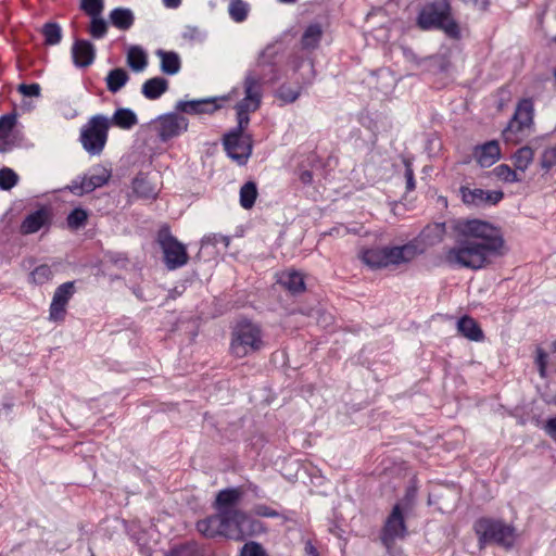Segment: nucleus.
Masks as SVG:
<instances>
[{"mask_svg": "<svg viewBox=\"0 0 556 556\" xmlns=\"http://www.w3.org/2000/svg\"><path fill=\"white\" fill-rule=\"evenodd\" d=\"M454 229L462 239L445 253L444 260L451 266L481 269L507 251L501 230L488 222L459 219Z\"/></svg>", "mask_w": 556, "mask_h": 556, "instance_id": "nucleus-1", "label": "nucleus"}, {"mask_svg": "<svg viewBox=\"0 0 556 556\" xmlns=\"http://www.w3.org/2000/svg\"><path fill=\"white\" fill-rule=\"evenodd\" d=\"M473 531L478 538L479 549L489 544H495L505 549L514 546L517 540V529L502 519L481 517L473 523Z\"/></svg>", "mask_w": 556, "mask_h": 556, "instance_id": "nucleus-2", "label": "nucleus"}, {"mask_svg": "<svg viewBox=\"0 0 556 556\" xmlns=\"http://www.w3.org/2000/svg\"><path fill=\"white\" fill-rule=\"evenodd\" d=\"M422 252L424 248H419L415 242H409L401 247L366 249L362 251L361 258L371 268H381L408 263Z\"/></svg>", "mask_w": 556, "mask_h": 556, "instance_id": "nucleus-3", "label": "nucleus"}, {"mask_svg": "<svg viewBox=\"0 0 556 556\" xmlns=\"http://www.w3.org/2000/svg\"><path fill=\"white\" fill-rule=\"evenodd\" d=\"M239 504L224 507L225 538L233 541H243L265 531L263 522L253 518L247 511L238 508Z\"/></svg>", "mask_w": 556, "mask_h": 556, "instance_id": "nucleus-4", "label": "nucleus"}, {"mask_svg": "<svg viewBox=\"0 0 556 556\" xmlns=\"http://www.w3.org/2000/svg\"><path fill=\"white\" fill-rule=\"evenodd\" d=\"M243 497V491L240 488H229L219 491L215 498L216 514L199 520L197 530L206 538H225L224 507L231 504H239Z\"/></svg>", "mask_w": 556, "mask_h": 556, "instance_id": "nucleus-5", "label": "nucleus"}, {"mask_svg": "<svg viewBox=\"0 0 556 556\" xmlns=\"http://www.w3.org/2000/svg\"><path fill=\"white\" fill-rule=\"evenodd\" d=\"M264 346V333L260 325L250 320L237 323L230 340V352L233 356L242 358L261 351Z\"/></svg>", "mask_w": 556, "mask_h": 556, "instance_id": "nucleus-6", "label": "nucleus"}, {"mask_svg": "<svg viewBox=\"0 0 556 556\" xmlns=\"http://www.w3.org/2000/svg\"><path fill=\"white\" fill-rule=\"evenodd\" d=\"M417 25L424 30L442 29L451 37H457L459 28L451 17V5L447 0H435L425 5L418 15Z\"/></svg>", "mask_w": 556, "mask_h": 556, "instance_id": "nucleus-7", "label": "nucleus"}, {"mask_svg": "<svg viewBox=\"0 0 556 556\" xmlns=\"http://www.w3.org/2000/svg\"><path fill=\"white\" fill-rule=\"evenodd\" d=\"M111 121L103 114L91 116L81 127L79 141L84 150L90 155H100L109 137Z\"/></svg>", "mask_w": 556, "mask_h": 556, "instance_id": "nucleus-8", "label": "nucleus"}, {"mask_svg": "<svg viewBox=\"0 0 556 556\" xmlns=\"http://www.w3.org/2000/svg\"><path fill=\"white\" fill-rule=\"evenodd\" d=\"M533 102L530 99L519 101L513 118L503 130L506 141L518 142L530 135L533 126Z\"/></svg>", "mask_w": 556, "mask_h": 556, "instance_id": "nucleus-9", "label": "nucleus"}, {"mask_svg": "<svg viewBox=\"0 0 556 556\" xmlns=\"http://www.w3.org/2000/svg\"><path fill=\"white\" fill-rule=\"evenodd\" d=\"M156 241L163 252L164 264L167 269L174 270L188 263L189 256L186 245L172 235L168 227L164 226L159 230Z\"/></svg>", "mask_w": 556, "mask_h": 556, "instance_id": "nucleus-10", "label": "nucleus"}, {"mask_svg": "<svg viewBox=\"0 0 556 556\" xmlns=\"http://www.w3.org/2000/svg\"><path fill=\"white\" fill-rule=\"evenodd\" d=\"M263 75L256 70H250L244 78V98L236 105L237 113L249 114L256 111L261 104Z\"/></svg>", "mask_w": 556, "mask_h": 556, "instance_id": "nucleus-11", "label": "nucleus"}, {"mask_svg": "<svg viewBox=\"0 0 556 556\" xmlns=\"http://www.w3.org/2000/svg\"><path fill=\"white\" fill-rule=\"evenodd\" d=\"M112 176L110 169L102 165L93 166L90 174L72 180L67 189L75 195L90 193L94 189L106 185Z\"/></svg>", "mask_w": 556, "mask_h": 556, "instance_id": "nucleus-12", "label": "nucleus"}, {"mask_svg": "<svg viewBox=\"0 0 556 556\" xmlns=\"http://www.w3.org/2000/svg\"><path fill=\"white\" fill-rule=\"evenodd\" d=\"M151 126L161 141L165 142L185 132L188 129V121L176 113H168L157 117Z\"/></svg>", "mask_w": 556, "mask_h": 556, "instance_id": "nucleus-13", "label": "nucleus"}, {"mask_svg": "<svg viewBox=\"0 0 556 556\" xmlns=\"http://www.w3.org/2000/svg\"><path fill=\"white\" fill-rule=\"evenodd\" d=\"M224 148L233 161L243 165L252 153V144L249 136L227 134L223 140Z\"/></svg>", "mask_w": 556, "mask_h": 556, "instance_id": "nucleus-14", "label": "nucleus"}, {"mask_svg": "<svg viewBox=\"0 0 556 556\" xmlns=\"http://www.w3.org/2000/svg\"><path fill=\"white\" fill-rule=\"evenodd\" d=\"M459 193L466 205L475 207L494 205L504 197L502 191H489L480 188H470L468 186H462Z\"/></svg>", "mask_w": 556, "mask_h": 556, "instance_id": "nucleus-15", "label": "nucleus"}, {"mask_svg": "<svg viewBox=\"0 0 556 556\" xmlns=\"http://www.w3.org/2000/svg\"><path fill=\"white\" fill-rule=\"evenodd\" d=\"M75 286L73 281H67L59 286L53 294L49 309V319L52 321H62L66 314V306L74 295Z\"/></svg>", "mask_w": 556, "mask_h": 556, "instance_id": "nucleus-16", "label": "nucleus"}, {"mask_svg": "<svg viewBox=\"0 0 556 556\" xmlns=\"http://www.w3.org/2000/svg\"><path fill=\"white\" fill-rule=\"evenodd\" d=\"M405 534L406 526L404 517L400 505L396 504L384 523L381 540L383 544L390 548L396 539H403Z\"/></svg>", "mask_w": 556, "mask_h": 556, "instance_id": "nucleus-17", "label": "nucleus"}, {"mask_svg": "<svg viewBox=\"0 0 556 556\" xmlns=\"http://www.w3.org/2000/svg\"><path fill=\"white\" fill-rule=\"evenodd\" d=\"M473 157L481 167H490L501 157V148L496 140L488 141L477 146L473 150Z\"/></svg>", "mask_w": 556, "mask_h": 556, "instance_id": "nucleus-18", "label": "nucleus"}, {"mask_svg": "<svg viewBox=\"0 0 556 556\" xmlns=\"http://www.w3.org/2000/svg\"><path fill=\"white\" fill-rule=\"evenodd\" d=\"M219 106L215 103L214 98L191 100V101H179L176 105L178 111L188 114H212Z\"/></svg>", "mask_w": 556, "mask_h": 556, "instance_id": "nucleus-19", "label": "nucleus"}, {"mask_svg": "<svg viewBox=\"0 0 556 556\" xmlns=\"http://www.w3.org/2000/svg\"><path fill=\"white\" fill-rule=\"evenodd\" d=\"M72 54L76 66H89L96 56L94 46L87 40H76L72 47Z\"/></svg>", "mask_w": 556, "mask_h": 556, "instance_id": "nucleus-20", "label": "nucleus"}, {"mask_svg": "<svg viewBox=\"0 0 556 556\" xmlns=\"http://www.w3.org/2000/svg\"><path fill=\"white\" fill-rule=\"evenodd\" d=\"M50 214L49 210L46 207H41L30 214H28L22 225L21 232L24 235H30L37 232L40 228H42L49 220Z\"/></svg>", "mask_w": 556, "mask_h": 556, "instance_id": "nucleus-21", "label": "nucleus"}, {"mask_svg": "<svg viewBox=\"0 0 556 556\" xmlns=\"http://www.w3.org/2000/svg\"><path fill=\"white\" fill-rule=\"evenodd\" d=\"M155 55L160 59V68L166 75H175L180 71L181 60L177 52L159 49Z\"/></svg>", "mask_w": 556, "mask_h": 556, "instance_id": "nucleus-22", "label": "nucleus"}, {"mask_svg": "<svg viewBox=\"0 0 556 556\" xmlns=\"http://www.w3.org/2000/svg\"><path fill=\"white\" fill-rule=\"evenodd\" d=\"M168 89V80L164 77H152L142 85V94L149 100H156Z\"/></svg>", "mask_w": 556, "mask_h": 556, "instance_id": "nucleus-23", "label": "nucleus"}, {"mask_svg": "<svg viewBox=\"0 0 556 556\" xmlns=\"http://www.w3.org/2000/svg\"><path fill=\"white\" fill-rule=\"evenodd\" d=\"M445 232L446 229L444 223H434L425 227L419 238L425 245L431 247L442 242L445 237Z\"/></svg>", "mask_w": 556, "mask_h": 556, "instance_id": "nucleus-24", "label": "nucleus"}, {"mask_svg": "<svg viewBox=\"0 0 556 556\" xmlns=\"http://www.w3.org/2000/svg\"><path fill=\"white\" fill-rule=\"evenodd\" d=\"M457 330L462 336L471 341H481L483 339V332L478 323L469 316H464L457 321Z\"/></svg>", "mask_w": 556, "mask_h": 556, "instance_id": "nucleus-25", "label": "nucleus"}, {"mask_svg": "<svg viewBox=\"0 0 556 556\" xmlns=\"http://www.w3.org/2000/svg\"><path fill=\"white\" fill-rule=\"evenodd\" d=\"M279 281L291 293H300L305 290L304 277L299 271H285L280 275Z\"/></svg>", "mask_w": 556, "mask_h": 556, "instance_id": "nucleus-26", "label": "nucleus"}, {"mask_svg": "<svg viewBox=\"0 0 556 556\" xmlns=\"http://www.w3.org/2000/svg\"><path fill=\"white\" fill-rule=\"evenodd\" d=\"M135 17L129 9L116 8L110 13V22L121 30L129 29L134 24Z\"/></svg>", "mask_w": 556, "mask_h": 556, "instance_id": "nucleus-27", "label": "nucleus"}, {"mask_svg": "<svg viewBox=\"0 0 556 556\" xmlns=\"http://www.w3.org/2000/svg\"><path fill=\"white\" fill-rule=\"evenodd\" d=\"M128 80L129 75L124 68H114L108 73L105 78L106 88L110 92L116 93L127 84Z\"/></svg>", "mask_w": 556, "mask_h": 556, "instance_id": "nucleus-28", "label": "nucleus"}, {"mask_svg": "<svg viewBox=\"0 0 556 556\" xmlns=\"http://www.w3.org/2000/svg\"><path fill=\"white\" fill-rule=\"evenodd\" d=\"M323 36V27L320 24L315 23L306 27L303 33L301 43L303 49H316Z\"/></svg>", "mask_w": 556, "mask_h": 556, "instance_id": "nucleus-29", "label": "nucleus"}, {"mask_svg": "<svg viewBox=\"0 0 556 556\" xmlns=\"http://www.w3.org/2000/svg\"><path fill=\"white\" fill-rule=\"evenodd\" d=\"M111 125L123 129H130L138 122L136 114L129 109H118L110 118Z\"/></svg>", "mask_w": 556, "mask_h": 556, "instance_id": "nucleus-30", "label": "nucleus"}, {"mask_svg": "<svg viewBox=\"0 0 556 556\" xmlns=\"http://www.w3.org/2000/svg\"><path fill=\"white\" fill-rule=\"evenodd\" d=\"M534 152L529 147H522L513 155V163L518 173H525L532 163Z\"/></svg>", "mask_w": 556, "mask_h": 556, "instance_id": "nucleus-31", "label": "nucleus"}, {"mask_svg": "<svg viewBox=\"0 0 556 556\" xmlns=\"http://www.w3.org/2000/svg\"><path fill=\"white\" fill-rule=\"evenodd\" d=\"M127 64L135 72H142L147 65V54L140 47H131L127 53Z\"/></svg>", "mask_w": 556, "mask_h": 556, "instance_id": "nucleus-32", "label": "nucleus"}, {"mask_svg": "<svg viewBox=\"0 0 556 556\" xmlns=\"http://www.w3.org/2000/svg\"><path fill=\"white\" fill-rule=\"evenodd\" d=\"M257 197V188L255 182L248 181L240 189V204L243 208L253 207Z\"/></svg>", "mask_w": 556, "mask_h": 556, "instance_id": "nucleus-33", "label": "nucleus"}, {"mask_svg": "<svg viewBox=\"0 0 556 556\" xmlns=\"http://www.w3.org/2000/svg\"><path fill=\"white\" fill-rule=\"evenodd\" d=\"M493 175L504 182H519L522 176L506 164H501L493 169Z\"/></svg>", "mask_w": 556, "mask_h": 556, "instance_id": "nucleus-34", "label": "nucleus"}, {"mask_svg": "<svg viewBox=\"0 0 556 556\" xmlns=\"http://www.w3.org/2000/svg\"><path fill=\"white\" fill-rule=\"evenodd\" d=\"M42 35L46 45L54 46L62 39V29L56 23H47L42 27Z\"/></svg>", "mask_w": 556, "mask_h": 556, "instance_id": "nucleus-35", "label": "nucleus"}, {"mask_svg": "<svg viewBox=\"0 0 556 556\" xmlns=\"http://www.w3.org/2000/svg\"><path fill=\"white\" fill-rule=\"evenodd\" d=\"M87 219H88L87 211H85L84 208H80V207L73 210L66 218L68 227L73 230H77V229L84 227L87 223Z\"/></svg>", "mask_w": 556, "mask_h": 556, "instance_id": "nucleus-36", "label": "nucleus"}, {"mask_svg": "<svg viewBox=\"0 0 556 556\" xmlns=\"http://www.w3.org/2000/svg\"><path fill=\"white\" fill-rule=\"evenodd\" d=\"M18 182V175L9 167L0 169V189L11 190Z\"/></svg>", "mask_w": 556, "mask_h": 556, "instance_id": "nucleus-37", "label": "nucleus"}, {"mask_svg": "<svg viewBox=\"0 0 556 556\" xmlns=\"http://www.w3.org/2000/svg\"><path fill=\"white\" fill-rule=\"evenodd\" d=\"M30 278L34 283H46L52 278V270L48 265H40L31 271Z\"/></svg>", "mask_w": 556, "mask_h": 556, "instance_id": "nucleus-38", "label": "nucleus"}, {"mask_svg": "<svg viewBox=\"0 0 556 556\" xmlns=\"http://www.w3.org/2000/svg\"><path fill=\"white\" fill-rule=\"evenodd\" d=\"M229 14L236 22H242L247 18V4L242 0H233L229 5Z\"/></svg>", "mask_w": 556, "mask_h": 556, "instance_id": "nucleus-39", "label": "nucleus"}, {"mask_svg": "<svg viewBox=\"0 0 556 556\" xmlns=\"http://www.w3.org/2000/svg\"><path fill=\"white\" fill-rule=\"evenodd\" d=\"M80 8L91 17L100 16L104 4L103 0H81Z\"/></svg>", "mask_w": 556, "mask_h": 556, "instance_id": "nucleus-40", "label": "nucleus"}, {"mask_svg": "<svg viewBox=\"0 0 556 556\" xmlns=\"http://www.w3.org/2000/svg\"><path fill=\"white\" fill-rule=\"evenodd\" d=\"M556 165V147L546 148L541 155L540 166L545 172H548Z\"/></svg>", "mask_w": 556, "mask_h": 556, "instance_id": "nucleus-41", "label": "nucleus"}, {"mask_svg": "<svg viewBox=\"0 0 556 556\" xmlns=\"http://www.w3.org/2000/svg\"><path fill=\"white\" fill-rule=\"evenodd\" d=\"M276 52L273 47H266L258 55L256 60V67L264 68L266 66L273 67Z\"/></svg>", "mask_w": 556, "mask_h": 556, "instance_id": "nucleus-42", "label": "nucleus"}, {"mask_svg": "<svg viewBox=\"0 0 556 556\" xmlns=\"http://www.w3.org/2000/svg\"><path fill=\"white\" fill-rule=\"evenodd\" d=\"M91 18H92L91 25L89 28L91 36L96 39H100V38L104 37V35L106 34V30H108L106 22L103 18H101L100 16H94Z\"/></svg>", "mask_w": 556, "mask_h": 556, "instance_id": "nucleus-43", "label": "nucleus"}, {"mask_svg": "<svg viewBox=\"0 0 556 556\" xmlns=\"http://www.w3.org/2000/svg\"><path fill=\"white\" fill-rule=\"evenodd\" d=\"M301 90L300 88L294 89L290 86L282 85L278 89V97L286 103H292L298 100L300 97Z\"/></svg>", "mask_w": 556, "mask_h": 556, "instance_id": "nucleus-44", "label": "nucleus"}, {"mask_svg": "<svg viewBox=\"0 0 556 556\" xmlns=\"http://www.w3.org/2000/svg\"><path fill=\"white\" fill-rule=\"evenodd\" d=\"M240 556H268L263 546L254 541L245 543L242 548Z\"/></svg>", "mask_w": 556, "mask_h": 556, "instance_id": "nucleus-45", "label": "nucleus"}, {"mask_svg": "<svg viewBox=\"0 0 556 556\" xmlns=\"http://www.w3.org/2000/svg\"><path fill=\"white\" fill-rule=\"evenodd\" d=\"M547 363H548L547 353L543 349L538 348L536 356H535V365L538 367L541 378H546V376H547Z\"/></svg>", "mask_w": 556, "mask_h": 556, "instance_id": "nucleus-46", "label": "nucleus"}, {"mask_svg": "<svg viewBox=\"0 0 556 556\" xmlns=\"http://www.w3.org/2000/svg\"><path fill=\"white\" fill-rule=\"evenodd\" d=\"M181 36L185 40H188L191 42H199V41L203 40L204 33L197 26L187 25L184 28Z\"/></svg>", "mask_w": 556, "mask_h": 556, "instance_id": "nucleus-47", "label": "nucleus"}, {"mask_svg": "<svg viewBox=\"0 0 556 556\" xmlns=\"http://www.w3.org/2000/svg\"><path fill=\"white\" fill-rule=\"evenodd\" d=\"M16 118L13 114H7L0 117V137L5 138L15 126Z\"/></svg>", "mask_w": 556, "mask_h": 556, "instance_id": "nucleus-48", "label": "nucleus"}, {"mask_svg": "<svg viewBox=\"0 0 556 556\" xmlns=\"http://www.w3.org/2000/svg\"><path fill=\"white\" fill-rule=\"evenodd\" d=\"M219 243H222L224 248L227 249L229 245V238L218 233H211L205 236L201 241L202 248L206 245H217Z\"/></svg>", "mask_w": 556, "mask_h": 556, "instance_id": "nucleus-49", "label": "nucleus"}, {"mask_svg": "<svg viewBox=\"0 0 556 556\" xmlns=\"http://www.w3.org/2000/svg\"><path fill=\"white\" fill-rule=\"evenodd\" d=\"M253 514L256 516H260V517H268V518H275V517L280 516V514L277 510L270 508L269 506H267L265 504H256L253 507Z\"/></svg>", "mask_w": 556, "mask_h": 556, "instance_id": "nucleus-50", "label": "nucleus"}, {"mask_svg": "<svg viewBox=\"0 0 556 556\" xmlns=\"http://www.w3.org/2000/svg\"><path fill=\"white\" fill-rule=\"evenodd\" d=\"M17 90L25 97H39L41 88L39 84H21Z\"/></svg>", "mask_w": 556, "mask_h": 556, "instance_id": "nucleus-51", "label": "nucleus"}, {"mask_svg": "<svg viewBox=\"0 0 556 556\" xmlns=\"http://www.w3.org/2000/svg\"><path fill=\"white\" fill-rule=\"evenodd\" d=\"M238 118V126L229 131L228 134H237V135H244L243 131L248 127L250 118L249 114L245 113H237Z\"/></svg>", "mask_w": 556, "mask_h": 556, "instance_id": "nucleus-52", "label": "nucleus"}, {"mask_svg": "<svg viewBox=\"0 0 556 556\" xmlns=\"http://www.w3.org/2000/svg\"><path fill=\"white\" fill-rule=\"evenodd\" d=\"M405 178H406V189L407 191H412L415 189V179L414 172L409 162H405Z\"/></svg>", "mask_w": 556, "mask_h": 556, "instance_id": "nucleus-53", "label": "nucleus"}, {"mask_svg": "<svg viewBox=\"0 0 556 556\" xmlns=\"http://www.w3.org/2000/svg\"><path fill=\"white\" fill-rule=\"evenodd\" d=\"M543 429L556 442V417L547 419Z\"/></svg>", "mask_w": 556, "mask_h": 556, "instance_id": "nucleus-54", "label": "nucleus"}, {"mask_svg": "<svg viewBox=\"0 0 556 556\" xmlns=\"http://www.w3.org/2000/svg\"><path fill=\"white\" fill-rule=\"evenodd\" d=\"M357 231L358 230L356 228H349L346 226L340 225L338 227H333L329 233L331 236H344L350 232L356 233Z\"/></svg>", "mask_w": 556, "mask_h": 556, "instance_id": "nucleus-55", "label": "nucleus"}, {"mask_svg": "<svg viewBox=\"0 0 556 556\" xmlns=\"http://www.w3.org/2000/svg\"><path fill=\"white\" fill-rule=\"evenodd\" d=\"M300 180H301V182H303L304 185H309V184L313 181V174H312V172H309V170H303V172L300 174Z\"/></svg>", "mask_w": 556, "mask_h": 556, "instance_id": "nucleus-56", "label": "nucleus"}, {"mask_svg": "<svg viewBox=\"0 0 556 556\" xmlns=\"http://www.w3.org/2000/svg\"><path fill=\"white\" fill-rule=\"evenodd\" d=\"M146 185V181L143 179H135L134 181V190L138 193H141L143 195H148L147 193H144L143 191V187Z\"/></svg>", "mask_w": 556, "mask_h": 556, "instance_id": "nucleus-57", "label": "nucleus"}, {"mask_svg": "<svg viewBox=\"0 0 556 556\" xmlns=\"http://www.w3.org/2000/svg\"><path fill=\"white\" fill-rule=\"evenodd\" d=\"M163 3L166 8L175 9L180 5L181 0H163Z\"/></svg>", "mask_w": 556, "mask_h": 556, "instance_id": "nucleus-58", "label": "nucleus"}, {"mask_svg": "<svg viewBox=\"0 0 556 556\" xmlns=\"http://www.w3.org/2000/svg\"><path fill=\"white\" fill-rule=\"evenodd\" d=\"M547 10L556 18V0H549Z\"/></svg>", "mask_w": 556, "mask_h": 556, "instance_id": "nucleus-59", "label": "nucleus"}, {"mask_svg": "<svg viewBox=\"0 0 556 556\" xmlns=\"http://www.w3.org/2000/svg\"><path fill=\"white\" fill-rule=\"evenodd\" d=\"M544 401L547 403V404H552V405H555L556 406V393L554 395H548L544 399Z\"/></svg>", "mask_w": 556, "mask_h": 556, "instance_id": "nucleus-60", "label": "nucleus"}, {"mask_svg": "<svg viewBox=\"0 0 556 556\" xmlns=\"http://www.w3.org/2000/svg\"><path fill=\"white\" fill-rule=\"evenodd\" d=\"M250 490L253 491L255 493V495L260 496L258 495V488L256 485H250Z\"/></svg>", "mask_w": 556, "mask_h": 556, "instance_id": "nucleus-61", "label": "nucleus"}, {"mask_svg": "<svg viewBox=\"0 0 556 556\" xmlns=\"http://www.w3.org/2000/svg\"><path fill=\"white\" fill-rule=\"evenodd\" d=\"M280 2L285 3H294L296 0H279Z\"/></svg>", "mask_w": 556, "mask_h": 556, "instance_id": "nucleus-62", "label": "nucleus"}, {"mask_svg": "<svg viewBox=\"0 0 556 556\" xmlns=\"http://www.w3.org/2000/svg\"><path fill=\"white\" fill-rule=\"evenodd\" d=\"M553 349L556 352V342L553 343Z\"/></svg>", "mask_w": 556, "mask_h": 556, "instance_id": "nucleus-63", "label": "nucleus"}, {"mask_svg": "<svg viewBox=\"0 0 556 556\" xmlns=\"http://www.w3.org/2000/svg\"><path fill=\"white\" fill-rule=\"evenodd\" d=\"M308 548H309V553H313L314 547H313V546H309Z\"/></svg>", "mask_w": 556, "mask_h": 556, "instance_id": "nucleus-64", "label": "nucleus"}]
</instances>
